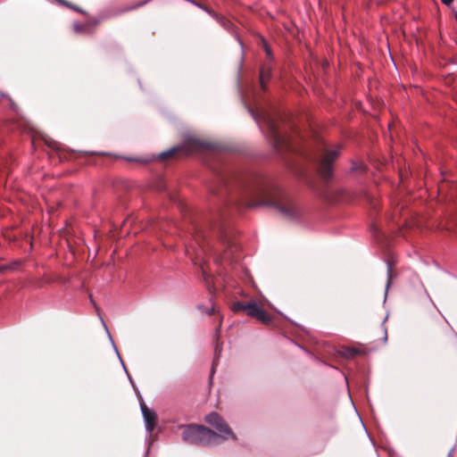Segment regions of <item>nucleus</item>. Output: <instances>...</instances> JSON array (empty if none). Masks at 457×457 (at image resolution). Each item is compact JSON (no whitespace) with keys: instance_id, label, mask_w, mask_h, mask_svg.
<instances>
[{"instance_id":"obj_1","label":"nucleus","mask_w":457,"mask_h":457,"mask_svg":"<svg viewBox=\"0 0 457 457\" xmlns=\"http://www.w3.org/2000/svg\"><path fill=\"white\" fill-rule=\"evenodd\" d=\"M183 441L192 445H217L220 436L204 426L189 425L183 428Z\"/></svg>"},{"instance_id":"obj_2","label":"nucleus","mask_w":457,"mask_h":457,"mask_svg":"<svg viewBox=\"0 0 457 457\" xmlns=\"http://www.w3.org/2000/svg\"><path fill=\"white\" fill-rule=\"evenodd\" d=\"M339 148L324 149L320 162L319 170L324 179H328L332 175L333 162L339 155Z\"/></svg>"},{"instance_id":"obj_3","label":"nucleus","mask_w":457,"mask_h":457,"mask_svg":"<svg viewBox=\"0 0 457 457\" xmlns=\"http://www.w3.org/2000/svg\"><path fill=\"white\" fill-rule=\"evenodd\" d=\"M205 420L220 432L219 436L220 442L224 439L235 438L233 432L219 414L212 412L206 416Z\"/></svg>"},{"instance_id":"obj_4","label":"nucleus","mask_w":457,"mask_h":457,"mask_svg":"<svg viewBox=\"0 0 457 457\" xmlns=\"http://www.w3.org/2000/svg\"><path fill=\"white\" fill-rule=\"evenodd\" d=\"M246 313L263 324H268L271 320L270 316L255 301L246 303Z\"/></svg>"},{"instance_id":"obj_5","label":"nucleus","mask_w":457,"mask_h":457,"mask_svg":"<svg viewBox=\"0 0 457 457\" xmlns=\"http://www.w3.org/2000/svg\"><path fill=\"white\" fill-rule=\"evenodd\" d=\"M263 204L274 206L276 209H278L285 217L288 219H293L296 217L297 215V208L292 204H287V205H284L279 203L276 202H263Z\"/></svg>"},{"instance_id":"obj_6","label":"nucleus","mask_w":457,"mask_h":457,"mask_svg":"<svg viewBox=\"0 0 457 457\" xmlns=\"http://www.w3.org/2000/svg\"><path fill=\"white\" fill-rule=\"evenodd\" d=\"M145 426L147 432L152 433L156 424V414L146 406L141 405Z\"/></svg>"},{"instance_id":"obj_7","label":"nucleus","mask_w":457,"mask_h":457,"mask_svg":"<svg viewBox=\"0 0 457 457\" xmlns=\"http://www.w3.org/2000/svg\"><path fill=\"white\" fill-rule=\"evenodd\" d=\"M224 251L222 254L219 258V262H228L231 263L232 261V255L237 250V246L231 244L229 241H227L224 243Z\"/></svg>"},{"instance_id":"obj_8","label":"nucleus","mask_w":457,"mask_h":457,"mask_svg":"<svg viewBox=\"0 0 457 457\" xmlns=\"http://www.w3.org/2000/svg\"><path fill=\"white\" fill-rule=\"evenodd\" d=\"M206 146H207V144L203 141H200L196 138H189L186 142L184 148H185V151L189 154V153L198 151L201 148H204Z\"/></svg>"},{"instance_id":"obj_9","label":"nucleus","mask_w":457,"mask_h":457,"mask_svg":"<svg viewBox=\"0 0 457 457\" xmlns=\"http://www.w3.org/2000/svg\"><path fill=\"white\" fill-rule=\"evenodd\" d=\"M270 76V69H262L261 71V74H260V81H261V84H262V87L264 88V82L266 79H268Z\"/></svg>"},{"instance_id":"obj_10","label":"nucleus","mask_w":457,"mask_h":457,"mask_svg":"<svg viewBox=\"0 0 457 457\" xmlns=\"http://www.w3.org/2000/svg\"><path fill=\"white\" fill-rule=\"evenodd\" d=\"M232 311L234 312H241V311H245L246 312V303H240V302L234 303L233 305H232Z\"/></svg>"},{"instance_id":"obj_11","label":"nucleus","mask_w":457,"mask_h":457,"mask_svg":"<svg viewBox=\"0 0 457 457\" xmlns=\"http://www.w3.org/2000/svg\"><path fill=\"white\" fill-rule=\"evenodd\" d=\"M179 150V147H173L170 149L169 151L163 152L160 154V158L164 159L167 157L171 156L175 152Z\"/></svg>"},{"instance_id":"obj_12","label":"nucleus","mask_w":457,"mask_h":457,"mask_svg":"<svg viewBox=\"0 0 457 457\" xmlns=\"http://www.w3.org/2000/svg\"><path fill=\"white\" fill-rule=\"evenodd\" d=\"M387 274H388V278H387V283H386V290L388 289V287L391 285V266L390 265H388Z\"/></svg>"},{"instance_id":"obj_13","label":"nucleus","mask_w":457,"mask_h":457,"mask_svg":"<svg viewBox=\"0 0 457 457\" xmlns=\"http://www.w3.org/2000/svg\"><path fill=\"white\" fill-rule=\"evenodd\" d=\"M264 47H265V52L267 54V55L271 58V52H270V47L266 45V43L264 44Z\"/></svg>"},{"instance_id":"obj_14","label":"nucleus","mask_w":457,"mask_h":457,"mask_svg":"<svg viewBox=\"0 0 457 457\" xmlns=\"http://www.w3.org/2000/svg\"><path fill=\"white\" fill-rule=\"evenodd\" d=\"M249 112L251 113V115L253 116V118L258 121L259 120V115H257L256 113L253 112V111H252L251 109H249Z\"/></svg>"},{"instance_id":"obj_15","label":"nucleus","mask_w":457,"mask_h":457,"mask_svg":"<svg viewBox=\"0 0 457 457\" xmlns=\"http://www.w3.org/2000/svg\"><path fill=\"white\" fill-rule=\"evenodd\" d=\"M445 5H450L454 0H441Z\"/></svg>"},{"instance_id":"obj_16","label":"nucleus","mask_w":457,"mask_h":457,"mask_svg":"<svg viewBox=\"0 0 457 457\" xmlns=\"http://www.w3.org/2000/svg\"><path fill=\"white\" fill-rule=\"evenodd\" d=\"M74 29H75L76 31H78V32H79V31H80L82 29H81V27H80L79 25L75 24V25H74Z\"/></svg>"},{"instance_id":"obj_17","label":"nucleus","mask_w":457,"mask_h":457,"mask_svg":"<svg viewBox=\"0 0 457 457\" xmlns=\"http://www.w3.org/2000/svg\"><path fill=\"white\" fill-rule=\"evenodd\" d=\"M355 353H356V351L352 349V350L349 351L348 356H353Z\"/></svg>"},{"instance_id":"obj_18","label":"nucleus","mask_w":457,"mask_h":457,"mask_svg":"<svg viewBox=\"0 0 457 457\" xmlns=\"http://www.w3.org/2000/svg\"><path fill=\"white\" fill-rule=\"evenodd\" d=\"M278 136H276V142H275V145H276V147H278Z\"/></svg>"},{"instance_id":"obj_19","label":"nucleus","mask_w":457,"mask_h":457,"mask_svg":"<svg viewBox=\"0 0 457 457\" xmlns=\"http://www.w3.org/2000/svg\"><path fill=\"white\" fill-rule=\"evenodd\" d=\"M212 312H213V309H211V310H207V311H206V312H207L208 314H211Z\"/></svg>"},{"instance_id":"obj_20","label":"nucleus","mask_w":457,"mask_h":457,"mask_svg":"<svg viewBox=\"0 0 457 457\" xmlns=\"http://www.w3.org/2000/svg\"><path fill=\"white\" fill-rule=\"evenodd\" d=\"M117 355L119 359H121V356L120 355V353L117 352Z\"/></svg>"},{"instance_id":"obj_21","label":"nucleus","mask_w":457,"mask_h":457,"mask_svg":"<svg viewBox=\"0 0 457 457\" xmlns=\"http://www.w3.org/2000/svg\"><path fill=\"white\" fill-rule=\"evenodd\" d=\"M117 355L119 359H121V356L120 355V353L117 352Z\"/></svg>"},{"instance_id":"obj_22","label":"nucleus","mask_w":457,"mask_h":457,"mask_svg":"<svg viewBox=\"0 0 457 457\" xmlns=\"http://www.w3.org/2000/svg\"><path fill=\"white\" fill-rule=\"evenodd\" d=\"M117 355L119 359H121V356L120 355V353L117 352Z\"/></svg>"}]
</instances>
